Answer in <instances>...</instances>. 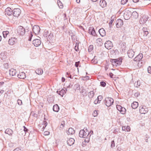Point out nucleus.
Listing matches in <instances>:
<instances>
[{
	"label": "nucleus",
	"mask_w": 151,
	"mask_h": 151,
	"mask_svg": "<svg viewBox=\"0 0 151 151\" xmlns=\"http://www.w3.org/2000/svg\"><path fill=\"white\" fill-rule=\"evenodd\" d=\"M144 36H146L148 34V32L147 31H146L144 32Z\"/></svg>",
	"instance_id": "57"
},
{
	"label": "nucleus",
	"mask_w": 151,
	"mask_h": 151,
	"mask_svg": "<svg viewBox=\"0 0 151 151\" xmlns=\"http://www.w3.org/2000/svg\"><path fill=\"white\" fill-rule=\"evenodd\" d=\"M105 46L108 49H110L112 47V42L110 41H108L104 44Z\"/></svg>",
	"instance_id": "9"
},
{
	"label": "nucleus",
	"mask_w": 151,
	"mask_h": 151,
	"mask_svg": "<svg viewBox=\"0 0 151 151\" xmlns=\"http://www.w3.org/2000/svg\"><path fill=\"white\" fill-rule=\"evenodd\" d=\"M5 14L6 15L10 16L13 14V10L10 8L7 7L5 10Z\"/></svg>",
	"instance_id": "11"
},
{
	"label": "nucleus",
	"mask_w": 151,
	"mask_h": 151,
	"mask_svg": "<svg viewBox=\"0 0 151 151\" xmlns=\"http://www.w3.org/2000/svg\"><path fill=\"white\" fill-rule=\"evenodd\" d=\"M33 44L36 47L39 46L41 44V40L38 39H36L33 41Z\"/></svg>",
	"instance_id": "12"
},
{
	"label": "nucleus",
	"mask_w": 151,
	"mask_h": 151,
	"mask_svg": "<svg viewBox=\"0 0 151 151\" xmlns=\"http://www.w3.org/2000/svg\"><path fill=\"white\" fill-rule=\"evenodd\" d=\"M90 137L87 136V137H86V139L84 140L85 142L87 143L89 141Z\"/></svg>",
	"instance_id": "38"
},
{
	"label": "nucleus",
	"mask_w": 151,
	"mask_h": 151,
	"mask_svg": "<svg viewBox=\"0 0 151 151\" xmlns=\"http://www.w3.org/2000/svg\"><path fill=\"white\" fill-rule=\"evenodd\" d=\"M16 73V71L14 69H12L9 70V73L10 76H15Z\"/></svg>",
	"instance_id": "23"
},
{
	"label": "nucleus",
	"mask_w": 151,
	"mask_h": 151,
	"mask_svg": "<svg viewBox=\"0 0 151 151\" xmlns=\"http://www.w3.org/2000/svg\"><path fill=\"white\" fill-rule=\"evenodd\" d=\"M72 86V85H71V86L70 85V84L67 87V88H71V87Z\"/></svg>",
	"instance_id": "64"
},
{
	"label": "nucleus",
	"mask_w": 151,
	"mask_h": 151,
	"mask_svg": "<svg viewBox=\"0 0 151 151\" xmlns=\"http://www.w3.org/2000/svg\"><path fill=\"white\" fill-rule=\"evenodd\" d=\"M103 97L102 96H99L97 97V99L100 100V101L102 99Z\"/></svg>",
	"instance_id": "51"
},
{
	"label": "nucleus",
	"mask_w": 151,
	"mask_h": 151,
	"mask_svg": "<svg viewBox=\"0 0 151 151\" xmlns=\"http://www.w3.org/2000/svg\"><path fill=\"white\" fill-rule=\"evenodd\" d=\"M129 115L130 116L132 117L135 114V112L133 110H132L130 111L129 112Z\"/></svg>",
	"instance_id": "35"
},
{
	"label": "nucleus",
	"mask_w": 151,
	"mask_h": 151,
	"mask_svg": "<svg viewBox=\"0 0 151 151\" xmlns=\"http://www.w3.org/2000/svg\"><path fill=\"white\" fill-rule=\"evenodd\" d=\"M98 113L97 111L96 110L94 111L93 115L94 117L98 115Z\"/></svg>",
	"instance_id": "40"
},
{
	"label": "nucleus",
	"mask_w": 151,
	"mask_h": 151,
	"mask_svg": "<svg viewBox=\"0 0 151 151\" xmlns=\"http://www.w3.org/2000/svg\"><path fill=\"white\" fill-rule=\"evenodd\" d=\"M143 58V55L142 54H139L137 55L134 59V61L138 62L140 60Z\"/></svg>",
	"instance_id": "17"
},
{
	"label": "nucleus",
	"mask_w": 151,
	"mask_h": 151,
	"mask_svg": "<svg viewBox=\"0 0 151 151\" xmlns=\"http://www.w3.org/2000/svg\"><path fill=\"white\" fill-rule=\"evenodd\" d=\"M109 76L111 78L113 77V74L112 73H109Z\"/></svg>",
	"instance_id": "60"
},
{
	"label": "nucleus",
	"mask_w": 151,
	"mask_h": 151,
	"mask_svg": "<svg viewBox=\"0 0 151 151\" xmlns=\"http://www.w3.org/2000/svg\"><path fill=\"white\" fill-rule=\"evenodd\" d=\"M75 132V130L72 128H70L67 132L68 135L73 134Z\"/></svg>",
	"instance_id": "27"
},
{
	"label": "nucleus",
	"mask_w": 151,
	"mask_h": 151,
	"mask_svg": "<svg viewBox=\"0 0 151 151\" xmlns=\"http://www.w3.org/2000/svg\"><path fill=\"white\" fill-rule=\"evenodd\" d=\"M96 58V56H94L93 59L91 61V63L94 64L97 63L98 61Z\"/></svg>",
	"instance_id": "32"
},
{
	"label": "nucleus",
	"mask_w": 151,
	"mask_h": 151,
	"mask_svg": "<svg viewBox=\"0 0 151 151\" xmlns=\"http://www.w3.org/2000/svg\"><path fill=\"white\" fill-rule=\"evenodd\" d=\"M24 130L25 133H26V132H28V130L27 128H25V129H24Z\"/></svg>",
	"instance_id": "62"
},
{
	"label": "nucleus",
	"mask_w": 151,
	"mask_h": 151,
	"mask_svg": "<svg viewBox=\"0 0 151 151\" xmlns=\"http://www.w3.org/2000/svg\"><path fill=\"white\" fill-rule=\"evenodd\" d=\"M35 72L37 74L41 75L43 73V71L42 69L39 68L36 70Z\"/></svg>",
	"instance_id": "29"
},
{
	"label": "nucleus",
	"mask_w": 151,
	"mask_h": 151,
	"mask_svg": "<svg viewBox=\"0 0 151 151\" xmlns=\"http://www.w3.org/2000/svg\"><path fill=\"white\" fill-rule=\"evenodd\" d=\"M131 12L129 11H128L127 12L124 14V17L125 19L128 20L130 17V15Z\"/></svg>",
	"instance_id": "16"
},
{
	"label": "nucleus",
	"mask_w": 151,
	"mask_h": 151,
	"mask_svg": "<svg viewBox=\"0 0 151 151\" xmlns=\"http://www.w3.org/2000/svg\"><path fill=\"white\" fill-rule=\"evenodd\" d=\"M132 17L134 19H137L138 17V13L136 11L133 12L132 13Z\"/></svg>",
	"instance_id": "25"
},
{
	"label": "nucleus",
	"mask_w": 151,
	"mask_h": 151,
	"mask_svg": "<svg viewBox=\"0 0 151 151\" xmlns=\"http://www.w3.org/2000/svg\"><path fill=\"white\" fill-rule=\"evenodd\" d=\"M50 134L49 132L48 131H45L44 133V134L45 135H48Z\"/></svg>",
	"instance_id": "50"
},
{
	"label": "nucleus",
	"mask_w": 151,
	"mask_h": 151,
	"mask_svg": "<svg viewBox=\"0 0 151 151\" xmlns=\"http://www.w3.org/2000/svg\"><path fill=\"white\" fill-rule=\"evenodd\" d=\"M21 11L19 8H15L13 10V14L14 17H18L21 14Z\"/></svg>",
	"instance_id": "6"
},
{
	"label": "nucleus",
	"mask_w": 151,
	"mask_h": 151,
	"mask_svg": "<svg viewBox=\"0 0 151 151\" xmlns=\"http://www.w3.org/2000/svg\"><path fill=\"white\" fill-rule=\"evenodd\" d=\"M91 136V134L89 133L86 128H84L83 129L81 130L80 131L79 136L81 137L85 138L87 136L90 137Z\"/></svg>",
	"instance_id": "1"
},
{
	"label": "nucleus",
	"mask_w": 151,
	"mask_h": 151,
	"mask_svg": "<svg viewBox=\"0 0 151 151\" xmlns=\"http://www.w3.org/2000/svg\"><path fill=\"white\" fill-rule=\"evenodd\" d=\"M60 109L59 107L56 104L55 105H54L53 106V111H54L56 112H58Z\"/></svg>",
	"instance_id": "26"
},
{
	"label": "nucleus",
	"mask_w": 151,
	"mask_h": 151,
	"mask_svg": "<svg viewBox=\"0 0 151 151\" xmlns=\"http://www.w3.org/2000/svg\"><path fill=\"white\" fill-rule=\"evenodd\" d=\"M66 76L68 78H72L71 76L69 73L67 72Z\"/></svg>",
	"instance_id": "45"
},
{
	"label": "nucleus",
	"mask_w": 151,
	"mask_h": 151,
	"mask_svg": "<svg viewBox=\"0 0 151 151\" xmlns=\"http://www.w3.org/2000/svg\"><path fill=\"white\" fill-rule=\"evenodd\" d=\"M43 124L45 125V127H44L43 126L42 128V129H44V128L46 127L47 126V123L46 122V121H44L43 122Z\"/></svg>",
	"instance_id": "49"
},
{
	"label": "nucleus",
	"mask_w": 151,
	"mask_h": 151,
	"mask_svg": "<svg viewBox=\"0 0 151 151\" xmlns=\"http://www.w3.org/2000/svg\"><path fill=\"white\" fill-rule=\"evenodd\" d=\"M80 63V61L76 62L75 64V66L77 67H78L79 66Z\"/></svg>",
	"instance_id": "52"
},
{
	"label": "nucleus",
	"mask_w": 151,
	"mask_h": 151,
	"mask_svg": "<svg viewBox=\"0 0 151 151\" xmlns=\"http://www.w3.org/2000/svg\"><path fill=\"white\" fill-rule=\"evenodd\" d=\"M32 36H33V35H32V33H31V32L30 35H29V38L28 40H29V41H30L31 40V39H32Z\"/></svg>",
	"instance_id": "54"
},
{
	"label": "nucleus",
	"mask_w": 151,
	"mask_h": 151,
	"mask_svg": "<svg viewBox=\"0 0 151 151\" xmlns=\"http://www.w3.org/2000/svg\"><path fill=\"white\" fill-rule=\"evenodd\" d=\"M147 71L149 73L151 74V66H149L147 68Z\"/></svg>",
	"instance_id": "47"
},
{
	"label": "nucleus",
	"mask_w": 151,
	"mask_h": 151,
	"mask_svg": "<svg viewBox=\"0 0 151 151\" xmlns=\"http://www.w3.org/2000/svg\"><path fill=\"white\" fill-rule=\"evenodd\" d=\"M97 42L100 45H101L102 44V40L101 38L97 39L96 40Z\"/></svg>",
	"instance_id": "36"
},
{
	"label": "nucleus",
	"mask_w": 151,
	"mask_h": 151,
	"mask_svg": "<svg viewBox=\"0 0 151 151\" xmlns=\"http://www.w3.org/2000/svg\"><path fill=\"white\" fill-rule=\"evenodd\" d=\"M115 146V144L114 143V140H112L111 142V148H113Z\"/></svg>",
	"instance_id": "43"
},
{
	"label": "nucleus",
	"mask_w": 151,
	"mask_h": 151,
	"mask_svg": "<svg viewBox=\"0 0 151 151\" xmlns=\"http://www.w3.org/2000/svg\"><path fill=\"white\" fill-rule=\"evenodd\" d=\"M17 39L15 37H11L9 40V43L11 45H14L17 42Z\"/></svg>",
	"instance_id": "14"
},
{
	"label": "nucleus",
	"mask_w": 151,
	"mask_h": 151,
	"mask_svg": "<svg viewBox=\"0 0 151 151\" xmlns=\"http://www.w3.org/2000/svg\"><path fill=\"white\" fill-rule=\"evenodd\" d=\"M65 125V121H62L61 122V125L60 126V130L62 129L64 127V126Z\"/></svg>",
	"instance_id": "33"
},
{
	"label": "nucleus",
	"mask_w": 151,
	"mask_h": 151,
	"mask_svg": "<svg viewBox=\"0 0 151 151\" xmlns=\"http://www.w3.org/2000/svg\"><path fill=\"white\" fill-rule=\"evenodd\" d=\"M134 53V52L132 49L129 50L127 52L128 56L130 58H132L133 57Z\"/></svg>",
	"instance_id": "18"
},
{
	"label": "nucleus",
	"mask_w": 151,
	"mask_h": 151,
	"mask_svg": "<svg viewBox=\"0 0 151 151\" xmlns=\"http://www.w3.org/2000/svg\"><path fill=\"white\" fill-rule=\"evenodd\" d=\"M4 67L5 68H9V65L7 63H5L4 65Z\"/></svg>",
	"instance_id": "48"
},
{
	"label": "nucleus",
	"mask_w": 151,
	"mask_h": 151,
	"mask_svg": "<svg viewBox=\"0 0 151 151\" xmlns=\"http://www.w3.org/2000/svg\"><path fill=\"white\" fill-rule=\"evenodd\" d=\"M75 142V140L73 138H70L67 140V142L68 145L70 146L74 144Z\"/></svg>",
	"instance_id": "19"
},
{
	"label": "nucleus",
	"mask_w": 151,
	"mask_h": 151,
	"mask_svg": "<svg viewBox=\"0 0 151 151\" xmlns=\"http://www.w3.org/2000/svg\"><path fill=\"white\" fill-rule=\"evenodd\" d=\"M111 61L112 62V64L113 66H117L121 64L122 62V59L121 58L112 59L111 60Z\"/></svg>",
	"instance_id": "4"
},
{
	"label": "nucleus",
	"mask_w": 151,
	"mask_h": 151,
	"mask_svg": "<svg viewBox=\"0 0 151 151\" xmlns=\"http://www.w3.org/2000/svg\"><path fill=\"white\" fill-rule=\"evenodd\" d=\"M126 130L127 132L129 131L130 130V127L129 126L127 127L126 129Z\"/></svg>",
	"instance_id": "55"
},
{
	"label": "nucleus",
	"mask_w": 151,
	"mask_h": 151,
	"mask_svg": "<svg viewBox=\"0 0 151 151\" xmlns=\"http://www.w3.org/2000/svg\"><path fill=\"white\" fill-rule=\"evenodd\" d=\"M4 83V82L3 81L0 82V87L2 86Z\"/></svg>",
	"instance_id": "61"
},
{
	"label": "nucleus",
	"mask_w": 151,
	"mask_h": 151,
	"mask_svg": "<svg viewBox=\"0 0 151 151\" xmlns=\"http://www.w3.org/2000/svg\"><path fill=\"white\" fill-rule=\"evenodd\" d=\"M58 5L59 7L60 8H63V4H62L61 3L60 1H58Z\"/></svg>",
	"instance_id": "37"
},
{
	"label": "nucleus",
	"mask_w": 151,
	"mask_h": 151,
	"mask_svg": "<svg viewBox=\"0 0 151 151\" xmlns=\"http://www.w3.org/2000/svg\"><path fill=\"white\" fill-rule=\"evenodd\" d=\"M17 103L19 105H21L22 104V101L21 100L19 99H18L17 100Z\"/></svg>",
	"instance_id": "41"
},
{
	"label": "nucleus",
	"mask_w": 151,
	"mask_h": 151,
	"mask_svg": "<svg viewBox=\"0 0 151 151\" xmlns=\"http://www.w3.org/2000/svg\"><path fill=\"white\" fill-rule=\"evenodd\" d=\"M78 46H77V45H76H76L75 46V50L76 51H78Z\"/></svg>",
	"instance_id": "59"
},
{
	"label": "nucleus",
	"mask_w": 151,
	"mask_h": 151,
	"mask_svg": "<svg viewBox=\"0 0 151 151\" xmlns=\"http://www.w3.org/2000/svg\"><path fill=\"white\" fill-rule=\"evenodd\" d=\"M142 31H143V32H145L147 31V29L146 28L143 27L142 28Z\"/></svg>",
	"instance_id": "58"
},
{
	"label": "nucleus",
	"mask_w": 151,
	"mask_h": 151,
	"mask_svg": "<svg viewBox=\"0 0 151 151\" xmlns=\"http://www.w3.org/2000/svg\"><path fill=\"white\" fill-rule=\"evenodd\" d=\"M84 78H86V80H88L89 79V77L88 76H86L84 77Z\"/></svg>",
	"instance_id": "63"
},
{
	"label": "nucleus",
	"mask_w": 151,
	"mask_h": 151,
	"mask_svg": "<svg viewBox=\"0 0 151 151\" xmlns=\"http://www.w3.org/2000/svg\"><path fill=\"white\" fill-rule=\"evenodd\" d=\"M32 30L35 34L37 35L40 32V28L38 26L35 25L33 27Z\"/></svg>",
	"instance_id": "8"
},
{
	"label": "nucleus",
	"mask_w": 151,
	"mask_h": 151,
	"mask_svg": "<svg viewBox=\"0 0 151 151\" xmlns=\"http://www.w3.org/2000/svg\"><path fill=\"white\" fill-rule=\"evenodd\" d=\"M116 107L117 109L120 112L121 114H125L126 109L124 107H122L119 105H117Z\"/></svg>",
	"instance_id": "7"
},
{
	"label": "nucleus",
	"mask_w": 151,
	"mask_h": 151,
	"mask_svg": "<svg viewBox=\"0 0 151 151\" xmlns=\"http://www.w3.org/2000/svg\"><path fill=\"white\" fill-rule=\"evenodd\" d=\"M123 24V21L121 19H119L116 21V26L117 28H119L122 26Z\"/></svg>",
	"instance_id": "10"
},
{
	"label": "nucleus",
	"mask_w": 151,
	"mask_h": 151,
	"mask_svg": "<svg viewBox=\"0 0 151 151\" xmlns=\"http://www.w3.org/2000/svg\"><path fill=\"white\" fill-rule=\"evenodd\" d=\"M100 85L101 86L104 87L106 85V83L104 81H101L100 82Z\"/></svg>",
	"instance_id": "42"
},
{
	"label": "nucleus",
	"mask_w": 151,
	"mask_h": 151,
	"mask_svg": "<svg viewBox=\"0 0 151 151\" xmlns=\"http://www.w3.org/2000/svg\"><path fill=\"white\" fill-rule=\"evenodd\" d=\"M149 138V137H148L147 136L145 137V140L146 142H148V139Z\"/></svg>",
	"instance_id": "56"
},
{
	"label": "nucleus",
	"mask_w": 151,
	"mask_h": 151,
	"mask_svg": "<svg viewBox=\"0 0 151 151\" xmlns=\"http://www.w3.org/2000/svg\"><path fill=\"white\" fill-rule=\"evenodd\" d=\"M88 33L91 35L95 36L96 35V33L94 28L92 27H90L89 28Z\"/></svg>",
	"instance_id": "15"
},
{
	"label": "nucleus",
	"mask_w": 151,
	"mask_h": 151,
	"mask_svg": "<svg viewBox=\"0 0 151 151\" xmlns=\"http://www.w3.org/2000/svg\"><path fill=\"white\" fill-rule=\"evenodd\" d=\"M0 58L2 60H4L6 58V55L4 52H1L0 54Z\"/></svg>",
	"instance_id": "31"
},
{
	"label": "nucleus",
	"mask_w": 151,
	"mask_h": 151,
	"mask_svg": "<svg viewBox=\"0 0 151 151\" xmlns=\"http://www.w3.org/2000/svg\"><path fill=\"white\" fill-rule=\"evenodd\" d=\"M13 151H22L21 149V147H19V148H17L15 149Z\"/></svg>",
	"instance_id": "46"
},
{
	"label": "nucleus",
	"mask_w": 151,
	"mask_h": 151,
	"mask_svg": "<svg viewBox=\"0 0 151 151\" xmlns=\"http://www.w3.org/2000/svg\"><path fill=\"white\" fill-rule=\"evenodd\" d=\"M94 102L95 104H97L100 103V100H98V99H96L94 101Z\"/></svg>",
	"instance_id": "53"
},
{
	"label": "nucleus",
	"mask_w": 151,
	"mask_h": 151,
	"mask_svg": "<svg viewBox=\"0 0 151 151\" xmlns=\"http://www.w3.org/2000/svg\"><path fill=\"white\" fill-rule=\"evenodd\" d=\"M94 93L93 91H91L89 92L88 93V96L90 99L92 98L94 96Z\"/></svg>",
	"instance_id": "30"
},
{
	"label": "nucleus",
	"mask_w": 151,
	"mask_h": 151,
	"mask_svg": "<svg viewBox=\"0 0 151 151\" xmlns=\"http://www.w3.org/2000/svg\"><path fill=\"white\" fill-rule=\"evenodd\" d=\"M17 77L19 78L24 79L26 78V75L25 73L24 72L20 73L19 74H18Z\"/></svg>",
	"instance_id": "20"
},
{
	"label": "nucleus",
	"mask_w": 151,
	"mask_h": 151,
	"mask_svg": "<svg viewBox=\"0 0 151 151\" xmlns=\"http://www.w3.org/2000/svg\"><path fill=\"white\" fill-rule=\"evenodd\" d=\"M99 32L100 35L102 37H104L106 35L105 31L104 29L103 28L99 29Z\"/></svg>",
	"instance_id": "22"
},
{
	"label": "nucleus",
	"mask_w": 151,
	"mask_h": 151,
	"mask_svg": "<svg viewBox=\"0 0 151 151\" xmlns=\"http://www.w3.org/2000/svg\"><path fill=\"white\" fill-rule=\"evenodd\" d=\"M138 106V103L136 101L133 102L131 104V107L132 109H136Z\"/></svg>",
	"instance_id": "24"
},
{
	"label": "nucleus",
	"mask_w": 151,
	"mask_h": 151,
	"mask_svg": "<svg viewBox=\"0 0 151 151\" xmlns=\"http://www.w3.org/2000/svg\"><path fill=\"white\" fill-rule=\"evenodd\" d=\"M99 4L102 8H104L106 6V3L104 0H101L100 1Z\"/></svg>",
	"instance_id": "21"
},
{
	"label": "nucleus",
	"mask_w": 151,
	"mask_h": 151,
	"mask_svg": "<svg viewBox=\"0 0 151 151\" xmlns=\"http://www.w3.org/2000/svg\"><path fill=\"white\" fill-rule=\"evenodd\" d=\"M139 112L141 114H145L148 111V108L145 106L141 105L139 107Z\"/></svg>",
	"instance_id": "5"
},
{
	"label": "nucleus",
	"mask_w": 151,
	"mask_h": 151,
	"mask_svg": "<svg viewBox=\"0 0 151 151\" xmlns=\"http://www.w3.org/2000/svg\"><path fill=\"white\" fill-rule=\"evenodd\" d=\"M67 90V88H64L60 91H57V93L63 97V95L66 93Z\"/></svg>",
	"instance_id": "13"
},
{
	"label": "nucleus",
	"mask_w": 151,
	"mask_h": 151,
	"mask_svg": "<svg viewBox=\"0 0 151 151\" xmlns=\"http://www.w3.org/2000/svg\"><path fill=\"white\" fill-rule=\"evenodd\" d=\"M13 132V131L9 129H7L5 132V133L8 134L9 135H12V134Z\"/></svg>",
	"instance_id": "28"
},
{
	"label": "nucleus",
	"mask_w": 151,
	"mask_h": 151,
	"mask_svg": "<svg viewBox=\"0 0 151 151\" xmlns=\"http://www.w3.org/2000/svg\"><path fill=\"white\" fill-rule=\"evenodd\" d=\"M27 31H28L27 29L25 30L22 26H19L17 29V32L18 34L22 36L24 35L25 34V32H27Z\"/></svg>",
	"instance_id": "2"
},
{
	"label": "nucleus",
	"mask_w": 151,
	"mask_h": 151,
	"mask_svg": "<svg viewBox=\"0 0 151 151\" xmlns=\"http://www.w3.org/2000/svg\"><path fill=\"white\" fill-rule=\"evenodd\" d=\"M104 103L107 106H110L114 103V100L110 97L106 98L104 100Z\"/></svg>",
	"instance_id": "3"
},
{
	"label": "nucleus",
	"mask_w": 151,
	"mask_h": 151,
	"mask_svg": "<svg viewBox=\"0 0 151 151\" xmlns=\"http://www.w3.org/2000/svg\"><path fill=\"white\" fill-rule=\"evenodd\" d=\"M9 33V31H4L3 32V37L4 38H5L6 37L7 35Z\"/></svg>",
	"instance_id": "34"
},
{
	"label": "nucleus",
	"mask_w": 151,
	"mask_h": 151,
	"mask_svg": "<svg viewBox=\"0 0 151 151\" xmlns=\"http://www.w3.org/2000/svg\"><path fill=\"white\" fill-rule=\"evenodd\" d=\"M93 49V45H90L88 47V50L89 51H91Z\"/></svg>",
	"instance_id": "44"
},
{
	"label": "nucleus",
	"mask_w": 151,
	"mask_h": 151,
	"mask_svg": "<svg viewBox=\"0 0 151 151\" xmlns=\"http://www.w3.org/2000/svg\"><path fill=\"white\" fill-rule=\"evenodd\" d=\"M128 1V0H122L121 3L122 4L124 5Z\"/></svg>",
	"instance_id": "39"
}]
</instances>
